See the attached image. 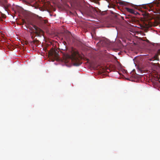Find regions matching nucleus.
<instances>
[{"label":"nucleus","instance_id":"obj_1","mask_svg":"<svg viewBox=\"0 0 160 160\" xmlns=\"http://www.w3.org/2000/svg\"><path fill=\"white\" fill-rule=\"evenodd\" d=\"M72 53L71 55L68 54L63 55L62 62L68 67L70 66L73 62H77L78 60L79 55L78 52L72 50Z\"/></svg>","mask_w":160,"mask_h":160},{"label":"nucleus","instance_id":"obj_2","mask_svg":"<svg viewBox=\"0 0 160 160\" xmlns=\"http://www.w3.org/2000/svg\"><path fill=\"white\" fill-rule=\"evenodd\" d=\"M149 11H152L156 14H160V1H157L149 4L146 8Z\"/></svg>","mask_w":160,"mask_h":160},{"label":"nucleus","instance_id":"obj_3","mask_svg":"<svg viewBox=\"0 0 160 160\" xmlns=\"http://www.w3.org/2000/svg\"><path fill=\"white\" fill-rule=\"evenodd\" d=\"M58 52L57 50H55L52 49L48 52V55L54 59L58 60L59 59Z\"/></svg>","mask_w":160,"mask_h":160},{"label":"nucleus","instance_id":"obj_4","mask_svg":"<svg viewBox=\"0 0 160 160\" xmlns=\"http://www.w3.org/2000/svg\"><path fill=\"white\" fill-rule=\"evenodd\" d=\"M31 25L33 27L35 30V33L36 34V36L40 37L42 35L41 33L42 32V31L36 25L32 24H31Z\"/></svg>","mask_w":160,"mask_h":160},{"label":"nucleus","instance_id":"obj_5","mask_svg":"<svg viewBox=\"0 0 160 160\" xmlns=\"http://www.w3.org/2000/svg\"><path fill=\"white\" fill-rule=\"evenodd\" d=\"M125 18L127 19V22L131 23L136 22L137 21L134 17L129 15L126 16Z\"/></svg>","mask_w":160,"mask_h":160},{"label":"nucleus","instance_id":"obj_6","mask_svg":"<svg viewBox=\"0 0 160 160\" xmlns=\"http://www.w3.org/2000/svg\"><path fill=\"white\" fill-rule=\"evenodd\" d=\"M98 44L100 45L101 46L106 47L107 46L108 42L107 40L103 39L101 40Z\"/></svg>","mask_w":160,"mask_h":160},{"label":"nucleus","instance_id":"obj_7","mask_svg":"<svg viewBox=\"0 0 160 160\" xmlns=\"http://www.w3.org/2000/svg\"><path fill=\"white\" fill-rule=\"evenodd\" d=\"M126 9L127 11L130 12L131 13H134V11L133 9H132L129 8H126Z\"/></svg>","mask_w":160,"mask_h":160},{"label":"nucleus","instance_id":"obj_8","mask_svg":"<svg viewBox=\"0 0 160 160\" xmlns=\"http://www.w3.org/2000/svg\"><path fill=\"white\" fill-rule=\"evenodd\" d=\"M39 42V41L38 40L35 39L32 41V43L35 44L36 46L37 45V44Z\"/></svg>","mask_w":160,"mask_h":160},{"label":"nucleus","instance_id":"obj_9","mask_svg":"<svg viewBox=\"0 0 160 160\" xmlns=\"http://www.w3.org/2000/svg\"><path fill=\"white\" fill-rule=\"evenodd\" d=\"M160 18L159 16H158L157 17V18L158 21L157 22V24H159L160 23Z\"/></svg>","mask_w":160,"mask_h":160},{"label":"nucleus","instance_id":"obj_10","mask_svg":"<svg viewBox=\"0 0 160 160\" xmlns=\"http://www.w3.org/2000/svg\"><path fill=\"white\" fill-rule=\"evenodd\" d=\"M4 2L5 4L6 3H7V1L6 0H4Z\"/></svg>","mask_w":160,"mask_h":160},{"label":"nucleus","instance_id":"obj_11","mask_svg":"<svg viewBox=\"0 0 160 160\" xmlns=\"http://www.w3.org/2000/svg\"><path fill=\"white\" fill-rule=\"evenodd\" d=\"M123 3H124V2H120V5H123Z\"/></svg>","mask_w":160,"mask_h":160},{"label":"nucleus","instance_id":"obj_12","mask_svg":"<svg viewBox=\"0 0 160 160\" xmlns=\"http://www.w3.org/2000/svg\"><path fill=\"white\" fill-rule=\"evenodd\" d=\"M2 20L1 18L0 17V21H2Z\"/></svg>","mask_w":160,"mask_h":160},{"label":"nucleus","instance_id":"obj_13","mask_svg":"<svg viewBox=\"0 0 160 160\" xmlns=\"http://www.w3.org/2000/svg\"><path fill=\"white\" fill-rule=\"evenodd\" d=\"M25 21L24 20H23V24H24V23H25Z\"/></svg>","mask_w":160,"mask_h":160},{"label":"nucleus","instance_id":"obj_14","mask_svg":"<svg viewBox=\"0 0 160 160\" xmlns=\"http://www.w3.org/2000/svg\"><path fill=\"white\" fill-rule=\"evenodd\" d=\"M74 65H78V64H77L76 63H74Z\"/></svg>","mask_w":160,"mask_h":160},{"label":"nucleus","instance_id":"obj_15","mask_svg":"<svg viewBox=\"0 0 160 160\" xmlns=\"http://www.w3.org/2000/svg\"><path fill=\"white\" fill-rule=\"evenodd\" d=\"M159 52H160V50L159 51Z\"/></svg>","mask_w":160,"mask_h":160}]
</instances>
